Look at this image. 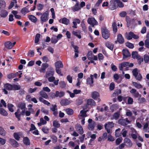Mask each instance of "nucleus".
<instances>
[{
    "instance_id": "obj_19",
    "label": "nucleus",
    "mask_w": 149,
    "mask_h": 149,
    "mask_svg": "<svg viewBox=\"0 0 149 149\" xmlns=\"http://www.w3.org/2000/svg\"><path fill=\"white\" fill-rule=\"evenodd\" d=\"M87 104L88 105L95 106V105L96 103L93 100L89 99L87 101Z\"/></svg>"
},
{
    "instance_id": "obj_27",
    "label": "nucleus",
    "mask_w": 149,
    "mask_h": 149,
    "mask_svg": "<svg viewBox=\"0 0 149 149\" xmlns=\"http://www.w3.org/2000/svg\"><path fill=\"white\" fill-rule=\"evenodd\" d=\"M17 107L20 108L21 110L26 109V107L25 104L22 102L19 103L17 105Z\"/></svg>"
},
{
    "instance_id": "obj_55",
    "label": "nucleus",
    "mask_w": 149,
    "mask_h": 149,
    "mask_svg": "<svg viewBox=\"0 0 149 149\" xmlns=\"http://www.w3.org/2000/svg\"><path fill=\"white\" fill-rule=\"evenodd\" d=\"M125 20L127 22V27H129L130 25V17L128 16L126 17Z\"/></svg>"
},
{
    "instance_id": "obj_26",
    "label": "nucleus",
    "mask_w": 149,
    "mask_h": 149,
    "mask_svg": "<svg viewBox=\"0 0 149 149\" xmlns=\"http://www.w3.org/2000/svg\"><path fill=\"white\" fill-rule=\"evenodd\" d=\"M4 87L6 90L9 91L13 90V85L7 83L5 84L4 86Z\"/></svg>"
},
{
    "instance_id": "obj_44",
    "label": "nucleus",
    "mask_w": 149,
    "mask_h": 149,
    "mask_svg": "<svg viewBox=\"0 0 149 149\" xmlns=\"http://www.w3.org/2000/svg\"><path fill=\"white\" fill-rule=\"evenodd\" d=\"M133 75L135 77L137 78L138 75V69L135 68L132 71Z\"/></svg>"
},
{
    "instance_id": "obj_5",
    "label": "nucleus",
    "mask_w": 149,
    "mask_h": 149,
    "mask_svg": "<svg viewBox=\"0 0 149 149\" xmlns=\"http://www.w3.org/2000/svg\"><path fill=\"white\" fill-rule=\"evenodd\" d=\"M49 19V13L48 12L46 11L40 17L42 23L47 21Z\"/></svg>"
},
{
    "instance_id": "obj_59",
    "label": "nucleus",
    "mask_w": 149,
    "mask_h": 149,
    "mask_svg": "<svg viewBox=\"0 0 149 149\" xmlns=\"http://www.w3.org/2000/svg\"><path fill=\"white\" fill-rule=\"evenodd\" d=\"M81 26L83 30L84 31H86V27L85 24L84 23V22L82 21L81 22Z\"/></svg>"
},
{
    "instance_id": "obj_7",
    "label": "nucleus",
    "mask_w": 149,
    "mask_h": 149,
    "mask_svg": "<svg viewBox=\"0 0 149 149\" xmlns=\"http://www.w3.org/2000/svg\"><path fill=\"white\" fill-rule=\"evenodd\" d=\"M122 54L123 59L126 58L131 56V54L127 49H125L123 50Z\"/></svg>"
},
{
    "instance_id": "obj_51",
    "label": "nucleus",
    "mask_w": 149,
    "mask_h": 149,
    "mask_svg": "<svg viewBox=\"0 0 149 149\" xmlns=\"http://www.w3.org/2000/svg\"><path fill=\"white\" fill-rule=\"evenodd\" d=\"M145 63H148L149 61V56L147 54H145L143 56V59Z\"/></svg>"
},
{
    "instance_id": "obj_30",
    "label": "nucleus",
    "mask_w": 149,
    "mask_h": 149,
    "mask_svg": "<svg viewBox=\"0 0 149 149\" xmlns=\"http://www.w3.org/2000/svg\"><path fill=\"white\" fill-rule=\"evenodd\" d=\"M29 19L32 22L35 23L37 21V18L34 15H30L28 16Z\"/></svg>"
},
{
    "instance_id": "obj_50",
    "label": "nucleus",
    "mask_w": 149,
    "mask_h": 149,
    "mask_svg": "<svg viewBox=\"0 0 149 149\" xmlns=\"http://www.w3.org/2000/svg\"><path fill=\"white\" fill-rule=\"evenodd\" d=\"M132 55L133 58L136 59L138 56L140 55L138 54V52L136 51H133L132 53Z\"/></svg>"
},
{
    "instance_id": "obj_48",
    "label": "nucleus",
    "mask_w": 149,
    "mask_h": 149,
    "mask_svg": "<svg viewBox=\"0 0 149 149\" xmlns=\"http://www.w3.org/2000/svg\"><path fill=\"white\" fill-rule=\"evenodd\" d=\"M136 59L138 60V63L139 65H141V62L143 61V58L140 55L138 56Z\"/></svg>"
},
{
    "instance_id": "obj_4",
    "label": "nucleus",
    "mask_w": 149,
    "mask_h": 149,
    "mask_svg": "<svg viewBox=\"0 0 149 149\" xmlns=\"http://www.w3.org/2000/svg\"><path fill=\"white\" fill-rule=\"evenodd\" d=\"M110 5L109 6V8L111 10H113L116 9L117 6V0H111L110 1Z\"/></svg>"
},
{
    "instance_id": "obj_13",
    "label": "nucleus",
    "mask_w": 149,
    "mask_h": 149,
    "mask_svg": "<svg viewBox=\"0 0 149 149\" xmlns=\"http://www.w3.org/2000/svg\"><path fill=\"white\" fill-rule=\"evenodd\" d=\"M23 142L25 145L27 146H29L31 143L29 139L27 136L23 138Z\"/></svg>"
},
{
    "instance_id": "obj_46",
    "label": "nucleus",
    "mask_w": 149,
    "mask_h": 149,
    "mask_svg": "<svg viewBox=\"0 0 149 149\" xmlns=\"http://www.w3.org/2000/svg\"><path fill=\"white\" fill-rule=\"evenodd\" d=\"M40 35L39 33H37L36 34L35 39V43H38L39 41L40 38Z\"/></svg>"
},
{
    "instance_id": "obj_16",
    "label": "nucleus",
    "mask_w": 149,
    "mask_h": 149,
    "mask_svg": "<svg viewBox=\"0 0 149 149\" xmlns=\"http://www.w3.org/2000/svg\"><path fill=\"white\" fill-rule=\"evenodd\" d=\"M54 64L56 68H63V63L61 61H58L56 62Z\"/></svg>"
},
{
    "instance_id": "obj_60",
    "label": "nucleus",
    "mask_w": 149,
    "mask_h": 149,
    "mask_svg": "<svg viewBox=\"0 0 149 149\" xmlns=\"http://www.w3.org/2000/svg\"><path fill=\"white\" fill-rule=\"evenodd\" d=\"M123 138L120 137L117 138L116 141V143L117 145H118L123 140Z\"/></svg>"
},
{
    "instance_id": "obj_17",
    "label": "nucleus",
    "mask_w": 149,
    "mask_h": 149,
    "mask_svg": "<svg viewBox=\"0 0 149 149\" xmlns=\"http://www.w3.org/2000/svg\"><path fill=\"white\" fill-rule=\"evenodd\" d=\"M64 95L65 92L62 91L59 92L58 91H56V94H54V95L56 97H61L63 96Z\"/></svg>"
},
{
    "instance_id": "obj_43",
    "label": "nucleus",
    "mask_w": 149,
    "mask_h": 149,
    "mask_svg": "<svg viewBox=\"0 0 149 149\" xmlns=\"http://www.w3.org/2000/svg\"><path fill=\"white\" fill-rule=\"evenodd\" d=\"M20 133V132H19L18 133L15 132L13 134L14 137L17 141H19L20 139L19 134Z\"/></svg>"
},
{
    "instance_id": "obj_61",
    "label": "nucleus",
    "mask_w": 149,
    "mask_h": 149,
    "mask_svg": "<svg viewBox=\"0 0 149 149\" xmlns=\"http://www.w3.org/2000/svg\"><path fill=\"white\" fill-rule=\"evenodd\" d=\"M93 55V54H92V51H88V52L87 54V58H88V59L89 60H90L92 59V58L90 57V56H92V55Z\"/></svg>"
},
{
    "instance_id": "obj_42",
    "label": "nucleus",
    "mask_w": 149,
    "mask_h": 149,
    "mask_svg": "<svg viewBox=\"0 0 149 149\" xmlns=\"http://www.w3.org/2000/svg\"><path fill=\"white\" fill-rule=\"evenodd\" d=\"M133 85L137 89H140L143 87L142 86L141 84L136 82H133Z\"/></svg>"
},
{
    "instance_id": "obj_33",
    "label": "nucleus",
    "mask_w": 149,
    "mask_h": 149,
    "mask_svg": "<svg viewBox=\"0 0 149 149\" xmlns=\"http://www.w3.org/2000/svg\"><path fill=\"white\" fill-rule=\"evenodd\" d=\"M6 7V3L4 1L0 0V10H3Z\"/></svg>"
},
{
    "instance_id": "obj_34",
    "label": "nucleus",
    "mask_w": 149,
    "mask_h": 149,
    "mask_svg": "<svg viewBox=\"0 0 149 149\" xmlns=\"http://www.w3.org/2000/svg\"><path fill=\"white\" fill-rule=\"evenodd\" d=\"M69 22V20L66 17H63L61 19V23L65 25H68Z\"/></svg>"
},
{
    "instance_id": "obj_29",
    "label": "nucleus",
    "mask_w": 149,
    "mask_h": 149,
    "mask_svg": "<svg viewBox=\"0 0 149 149\" xmlns=\"http://www.w3.org/2000/svg\"><path fill=\"white\" fill-rule=\"evenodd\" d=\"M48 66L49 65L48 63H42L41 68V71L42 72H44L45 70L46 69L48 68Z\"/></svg>"
},
{
    "instance_id": "obj_52",
    "label": "nucleus",
    "mask_w": 149,
    "mask_h": 149,
    "mask_svg": "<svg viewBox=\"0 0 149 149\" xmlns=\"http://www.w3.org/2000/svg\"><path fill=\"white\" fill-rule=\"evenodd\" d=\"M20 88L21 87L19 85H18L16 84H13V90H20Z\"/></svg>"
},
{
    "instance_id": "obj_18",
    "label": "nucleus",
    "mask_w": 149,
    "mask_h": 149,
    "mask_svg": "<svg viewBox=\"0 0 149 149\" xmlns=\"http://www.w3.org/2000/svg\"><path fill=\"white\" fill-rule=\"evenodd\" d=\"M5 47L8 49H11L13 47L12 43L10 41H7L4 44Z\"/></svg>"
},
{
    "instance_id": "obj_37",
    "label": "nucleus",
    "mask_w": 149,
    "mask_h": 149,
    "mask_svg": "<svg viewBox=\"0 0 149 149\" xmlns=\"http://www.w3.org/2000/svg\"><path fill=\"white\" fill-rule=\"evenodd\" d=\"M40 95L42 97L45 99H47L48 98L47 94L43 91H41L40 92Z\"/></svg>"
},
{
    "instance_id": "obj_58",
    "label": "nucleus",
    "mask_w": 149,
    "mask_h": 149,
    "mask_svg": "<svg viewBox=\"0 0 149 149\" xmlns=\"http://www.w3.org/2000/svg\"><path fill=\"white\" fill-rule=\"evenodd\" d=\"M125 45L127 47L130 49H132L134 47L133 44L130 42H127L125 43Z\"/></svg>"
},
{
    "instance_id": "obj_38",
    "label": "nucleus",
    "mask_w": 149,
    "mask_h": 149,
    "mask_svg": "<svg viewBox=\"0 0 149 149\" xmlns=\"http://www.w3.org/2000/svg\"><path fill=\"white\" fill-rule=\"evenodd\" d=\"M53 126L56 128H59L60 126V124L58 121L56 120H54L53 122Z\"/></svg>"
},
{
    "instance_id": "obj_49",
    "label": "nucleus",
    "mask_w": 149,
    "mask_h": 149,
    "mask_svg": "<svg viewBox=\"0 0 149 149\" xmlns=\"http://www.w3.org/2000/svg\"><path fill=\"white\" fill-rule=\"evenodd\" d=\"M129 34L131 36H132V38H133L134 39H137L139 38V37L138 36L135 35L132 31H130L129 33Z\"/></svg>"
},
{
    "instance_id": "obj_10",
    "label": "nucleus",
    "mask_w": 149,
    "mask_h": 149,
    "mask_svg": "<svg viewBox=\"0 0 149 149\" xmlns=\"http://www.w3.org/2000/svg\"><path fill=\"white\" fill-rule=\"evenodd\" d=\"M9 141L10 143L14 147L17 148L19 146L18 143L14 139H10Z\"/></svg>"
},
{
    "instance_id": "obj_36",
    "label": "nucleus",
    "mask_w": 149,
    "mask_h": 149,
    "mask_svg": "<svg viewBox=\"0 0 149 149\" xmlns=\"http://www.w3.org/2000/svg\"><path fill=\"white\" fill-rule=\"evenodd\" d=\"M120 130V128H118L116 130L115 134L116 137H119L121 136V132Z\"/></svg>"
},
{
    "instance_id": "obj_1",
    "label": "nucleus",
    "mask_w": 149,
    "mask_h": 149,
    "mask_svg": "<svg viewBox=\"0 0 149 149\" xmlns=\"http://www.w3.org/2000/svg\"><path fill=\"white\" fill-rule=\"evenodd\" d=\"M101 32L102 36L104 38L107 39L109 37L110 34L109 31L106 27L102 29Z\"/></svg>"
},
{
    "instance_id": "obj_32",
    "label": "nucleus",
    "mask_w": 149,
    "mask_h": 149,
    "mask_svg": "<svg viewBox=\"0 0 149 149\" xmlns=\"http://www.w3.org/2000/svg\"><path fill=\"white\" fill-rule=\"evenodd\" d=\"M120 115V112L118 111L115 113L113 116V119L116 120L118 119Z\"/></svg>"
},
{
    "instance_id": "obj_22",
    "label": "nucleus",
    "mask_w": 149,
    "mask_h": 149,
    "mask_svg": "<svg viewBox=\"0 0 149 149\" xmlns=\"http://www.w3.org/2000/svg\"><path fill=\"white\" fill-rule=\"evenodd\" d=\"M20 111V108H19L17 109L16 112H15L14 113L15 117L17 119L18 121H19L21 120L20 114H19Z\"/></svg>"
},
{
    "instance_id": "obj_47",
    "label": "nucleus",
    "mask_w": 149,
    "mask_h": 149,
    "mask_svg": "<svg viewBox=\"0 0 149 149\" xmlns=\"http://www.w3.org/2000/svg\"><path fill=\"white\" fill-rule=\"evenodd\" d=\"M6 131L1 126H0V134L3 136H4L6 135Z\"/></svg>"
},
{
    "instance_id": "obj_39",
    "label": "nucleus",
    "mask_w": 149,
    "mask_h": 149,
    "mask_svg": "<svg viewBox=\"0 0 149 149\" xmlns=\"http://www.w3.org/2000/svg\"><path fill=\"white\" fill-rule=\"evenodd\" d=\"M29 11L28 9L26 7L23 8L22 9L21 11V12L24 15H25L26 13H29Z\"/></svg>"
},
{
    "instance_id": "obj_24",
    "label": "nucleus",
    "mask_w": 149,
    "mask_h": 149,
    "mask_svg": "<svg viewBox=\"0 0 149 149\" xmlns=\"http://www.w3.org/2000/svg\"><path fill=\"white\" fill-rule=\"evenodd\" d=\"M74 21L72 22V23L74 24V26H73L72 27L75 28H77V23L79 24L80 22V20L79 19L76 18L75 19H74Z\"/></svg>"
},
{
    "instance_id": "obj_31",
    "label": "nucleus",
    "mask_w": 149,
    "mask_h": 149,
    "mask_svg": "<svg viewBox=\"0 0 149 149\" xmlns=\"http://www.w3.org/2000/svg\"><path fill=\"white\" fill-rule=\"evenodd\" d=\"M1 11L0 12V15L2 17H6L8 15V12L6 10H1Z\"/></svg>"
},
{
    "instance_id": "obj_40",
    "label": "nucleus",
    "mask_w": 149,
    "mask_h": 149,
    "mask_svg": "<svg viewBox=\"0 0 149 149\" xmlns=\"http://www.w3.org/2000/svg\"><path fill=\"white\" fill-rule=\"evenodd\" d=\"M113 31L114 33H116L117 31V29L116 22H113L112 24Z\"/></svg>"
},
{
    "instance_id": "obj_9",
    "label": "nucleus",
    "mask_w": 149,
    "mask_h": 149,
    "mask_svg": "<svg viewBox=\"0 0 149 149\" xmlns=\"http://www.w3.org/2000/svg\"><path fill=\"white\" fill-rule=\"evenodd\" d=\"M93 75L92 74L90 75V77H88L86 79L87 84L90 85L91 86H93Z\"/></svg>"
},
{
    "instance_id": "obj_12",
    "label": "nucleus",
    "mask_w": 149,
    "mask_h": 149,
    "mask_svg": "<svg viewBox=\"0 0 149 149\" xmlns=\"http://www.w3.org/2000/svg\"><path fill=\"white\" fill-rule=\"evenodd\" d=\"M105 45L111 51H113L114 45L111 42L107 41L105 43Z\"/></svg>"
},
{
    "instance_id": "obj_8",
    "label": "nucleus",
    "mask_w": 149,
    "mask_h": 149,
    "mask_svg": "<svg viewBox=\"0 0 149 149\" xmlns=\"http://www.w3.org/2000/svg\"><path fill=\"white\" fill-rule=\"evenodd\" d=\"M91 97L95 100H98V102L100 101L99 93L97 91L93 92L91 94Z\"/></svg>"
},
{
    "instance_id": "obj_64",
    "label": "nucleus",
    "mask_w": 149,
    "mask_h": 149,
    "mask_svg": "<svg viewBox=\"0 0 149 149\" xmlns=\"http://www.w3.org/2000/svg\"><path fill=\"white\" fill-rule=\"evenodd\" d=\"M42 131L45 133L46 134L48 133V132L49 129L46 127H43L42 129Z\"/></svg>"
},
{
    "instance_id": "obj_35",
    "label": "nucleus",
    "mask_w": 149,
    "mask_h": 149,
    "mask_svg": "<svg viewBox=\"0 0 149 149\" xmlns=\"http://www.w3.org/2000/svg\"><path fill=\"white\" fill-rule=\"evenodd\" d=\"M65 111L67 114L69 115H73L74 113L73 110L72 109L70 108H67L65 110Z\"/></svg>"
},
{
    "instance_id": "obj_62",
    "label": "nucleus",
    "mask_w": 149,
    "mask_h": 149,
    "mask_svg": "<svg viewBox=\"0 0 149 149\" xmlns=\"http://www.w3.org/2000/svg\"><path fill=\"white\" fill-rule=\"evenodd\" d=\"M58 40L56 37H52L51 38V42L52 43L55 44L56 43Z\"/></svg>"
},
{
    "instance_id": "obj_2",
    "label": "nucleus",
    "mask_w": 149,
    "mask_h": 149,
    "mask_svg": "<svg viewBox=\"0 0 149 149\" xmlns=\"http://www.w3.org/2000/svg\"><path fill=\"white\" fill-rule=\"evenodd\" d=\"M114 126V123L112 122H108L104 125V128L108 133L111 132V129Z\"/></svg>"
},
{
    "instance_id": "obj_23",
    "label": "nucleus",
    "mask_w": 149,
    "mask_h": 149,
    "mask_svg": "<svg viewBox=\"0 0 149 149\" xmlns=\"http://www.w3.org/2000/svg\"><path fill=\"white\" fill-rule=\"evenodd\" d=\"M145 45L146 48L149 49V33L147 35V39L145 41Z\"/></svg>"
},
{
    "instance_id": "obj_14",
    "label": "nucleus",
    "mask_w": 149,
    "mask_h": 149,
    "mask_svg": "<svg viewBox=\"0 0 149 149\" xmlns=\"http://www.w3.org/2000/svg\"><path fill=\"white\" fill-rule=\"evenodd\" d=\"M81 8L80 6L79 3L78 2H77L75 5L72 8L73 11L75 12L78 11L80 10Z\"/></svg>"
},
{
    "instance_id": "obj_56",
    "label": "nucleus",
    "mask_w": 149,
    "mask_h": 149,
    "mask_svg": "<svg viewBox=\"0 0 149 149\" xmlns=\"http://www.w3.org/2000/svg\"><path fill=\"white\" fill-rule=\"evenodd\" d=\"M71 45L74 49V52L76 53H79V47L76 45H74V44H71Z\"/></svg>"
},
{
    "instance_id": "obj_54",
    "label": "nucleus",
    "mask_w": 149,
    "mask_h": 149,
    "mask_svg": "<svg viewBox=\"0 0 149 149\" xmlns=\"http://www.w3.org/2000/svg\"><path fill=\"white\" fill-rule=\"evenodd\" d=\"M121 93V91L120 89H118L116 91L113 93V96L114 97H116L118 96L119 94Z\"/></svg>"
},
{
    "instance_id": "obj_3",
    "label": "nucleus",
    "mask_w": 149,
    "mask_h": 149,
    "mask_svg": "<svg viewBox=\"0 0 149 149\" xmlns=\"http://www.w3.org/2000/svg\"><path fill=\"white\" fill-rule=\"evenodd\" d=\"M130 123L128 118L125 119H120L118 121V123L121 125L125 126Z\"/></svg>"
},
{
    "instance_id": "obj_6",
    "label": "nucleus",
    "mask_w": 149,
    "mask_h": 149,
    "mask_svg": "<svg viewBox=\"0 0 149 149\" xmlns=\"http://www.w3.org/2000/svg\"><path fill=\"white\" fill-rule=\"evenodd\" d=\"M87 22L89 24L91 25L92 27H93L94 25H97L98 24L94 17L89 18L88 19Z\"/></svg>"
},
{
    "instance_id": "obj_25",
    "label": "nucleus",
    "mask_w": 149,
    "mask_h": 149,
    "mask_svg": "<svg viewBox=\"0 0 149 149\" xmlns=\"http://www.w3.org/2000/svg\"><path fill=\"white\" fill-rule=\"evenodd\" d=\"M118 108L119 106L116 104H113L110 107V109L112 112H113Z\"/></svg>"
},
{
    "instance_id": "obj_15",
    "label": "nucleus",
    "mask_w": 149,
    "mask_h": 149,
    "mask_svg": "<svg viewBox=\"0 0 149 149\" xmlns=\"http://www.w3.org/2000/svg\"><path fill=\"white\" fill-rule=\"evenodd\" d=\"M124 142L126 143V146L128 147H131L132 145V143L130 140L127 138H125L124 140Z\"/></svg>"
},
{
    "instance_id": "obj_28",
    "label": "nucleus",
    "mask_w": 149,
    "mask_h": 149,
    "mask_svg": "<svg viewBox=\"0 0 149 149\" xmlns=\"http://www.w3.org/2000/svg\"><path fill=\"white\" fill-rule=\"evenodd\" d=\"M80 33V32L79 31H73L72 32V34L74 36L77 37L79 39L81 38V37Z\"/></svg>"
},
{
    "instance_id": "obj_45",
    "label": "nucleus",
    "mask_w": 149,
    "mask_h": 149,
    "mask_svg": "<svg viewBox=\"0 0 149 149\" xmlns=\"http://www.w3.org/2000/svg\"><path fill=\"white\" fill-rule=\"evenodd\" d=\"M7 106L9 110L11 112H13L14 111V109H13V107H14V105L10 103H8L7 104Z\"/></svg>"
},
{
    "instance_id": "obj_21",
    "label": "nucleus",
    "mask_w": 149,
    "mask_h": 149,
    "mask_svg": "<svg viewBox=\"0 0 149 149\" xmlns=\"http://www.w3.org/2000/svg\"><path fill=\"white\" fill-rule=\"evenodd\" d=\"M0 114L4 116H7L8 115L7 111L2 108H0Z\"/></svg>"
},
{
    "instance_id": "obj_11",
    "label": "nucleus",
    "mask_w": 149,
    "mask_h": 149,
    "mask_svg": "<svg viewBox=\"0 0 149 149\" xmlns=\"http://www.w3.org/2000/svg\"><path fill=\"white\" fill-rule=\"evenodd\" d=\"M117 41L119 43L122 44L124 42V39L122 35L119 34L117 36Z\"/></svg>"
},
{
    "instance_id": "obj_63",
    "label": "nucleus",
    "mask_w": 149,
    "mask_h": 149,
    "mask_svg": "<svg viewBox=\"0 0 149 149\" xmlns=\"http://www.w3.org/2000/svg\"><path fill=\"white\" fill-rule=\"evenodd\" d=\"M77 130L78 133L80 134H82L84 133L83 128L81 126H80L77 128Z\"/></svg>"
},
{
    "instance_id": "obj_20",
    "label": "nucleus",
    "mask_w": 149,
    "mask_h": 149,
    "mask_svg": "<svg viewBox=\"0 0 149 149\" xmlns=\"http://www.w3.org/2000/svg\"><path fill=\"white\" fill-rule=\"evenodd\" d=\"M70 102L67 99H64L62 100L61 102V104L62 106H66L70 104Z\"/></svg>"
},
{
    "instance_id": "obj_57",
    "label": "nucleus",
    "mask_w": 149,
    "mask_h": 149,
    "mask_svg": "<svg viewBox=\"0 0 149 149\" xmlns=\"http://www.w3.org/2000/svg\"><path fill=\"white\" fill-rule=\"evenodd\" d=\"M117 6L120 8H123L124 6V4L120 0H117Z\"/></svg>"
},
{
    "instance_id": "obj_41",
    "label": "nucleus",
    "mask_w": 149,
    "mask_h": 149,
    "mask_svg": "<svg viewBox=\"0 0 149 149\" xmlns=\"http://www.w3.org/2000/svg\"><path fill=\"white\" fill-rule=\"evenodd\" d=\"M17 73H17L15 74L13 73L10 74L8 75L7 76V78L9 79H11L15 77H16Z\"/></svg>"
},
{
    "instance_id": "obj_53",
    "label": "nucleus",
    "mask_w": 149,
    "mask_h": 149,
    "mask_svg": "<svg viewBox=\"0 0 149 149\" xmlns=\"http://www.w3.org/2000/svg\"><path fill=\"white\" fill-rule=\"evenodd\" d=\"M50 138L52 139L53 143L56 142L57 141V138L54 134L51 135L50 136Z\"/></svg>"
}]
</instances>
